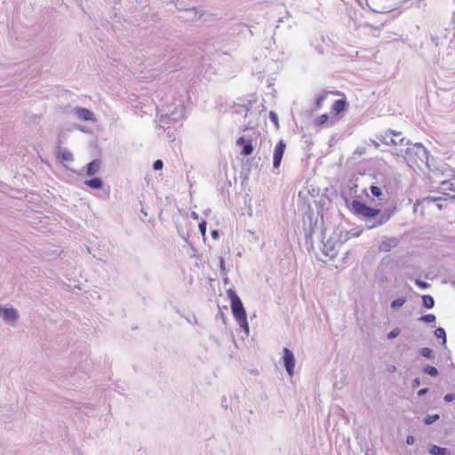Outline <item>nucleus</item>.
<instances>
[{"label":"nucleus","instance_id":"nucleus-30","mask_svg":"<svg viewBox=\"0 0 455 455\" xmlns=\"http://www.w3.org/2000/svg\"><path fill=\"white\" fill-rule=\"evenodd\" d=\"M443 399L445 402L450 403L455 399V395L453 394H447L444 395Z\"/></svg>","mask_w":455,"mask_h":455},{"label":"nucleus","instance_id":"nucleus-18","mask_svg":"<svg viewBox=\"0 0 455 455\" xmlns=\"http://www.w3.org/2000/svg\"><path fill=\"white\" fill-rule=\"evenodd\" d=\"M429 452L432 455H447V451L445 448H442L436 445L432 446Z\"/></svg>","mask_w":455,"mask_h":455},{"label":"nucleus","instance_id":"nucleus-10","mask_svg":"<svg viewBox=\"0 0 455 455\" xmlns=\"http://www.w3.org/2000/svg\"><path fill=\"white\" fill-rule=\"evenodd\" d=\"M395 246H396V240L394 238H387L379 244V251L387 252L391 251Z\"/></svg>","mask_w":455,"mask_h":455},{"label":"nucleus","instance_id":"nucleus-6","mask_svg":"<svg viewBox=\"0 0 455 455\" xmlns=\"http://www.w3.org/2000/svg\"><path fill=\"white\" fill-rule=\"evenodd\" d=\"M440 189L448 197H455V175L441 182Z\"/></svg>","mask_w":455,"mask_h":455},{"label":"nucleus","instance_id":"nucleus-8","mask_svg":"<svg viewBox=\"0 0 455 455\" xmlns=\"http://www.w3.org/2000/svg\"><path fill=\"white\" fill-rule=\"evenodd\" d=\"M236 144L243 147V149L241 151V154L243 156H246L251 155L253 152L254 148H253L251 142V141L246 142L243 137H240L236 140Z\"/></svg>","mask_w":455,"mask_h":455},{"label":"nucleus","instance_id":"nucleus-3","mask_svg":"<svg viewBox=\"0 0 455 455\" xmlns=\"http://www.w3.org/2000/svg\"><path fill=\"white\" fill-rule=\"evenodd\" d=\"M352 211L357 216L366 217V218H374L379 213V209L371 208L365 204L355 200L352 202Z\"/></svg>","mask_w":455,"mask_h":455},{"label":"nucleus","instance_id":"nucleus-9","mask_svg":"<svg viewBox=\"0 0 455 455\" xmlns=\"http://www.w3.org/2000/svg\"><path fill=\"white\" fill-rule=\"evenodd\" d=\"M75 112L80 120L92 121L94 119L93 113L87 108H76Z\"/></svg>","mask_w":455,"mask_h":455},{"label":"nucleus","instance_id":"nucleus-12","mask_svg":"<svg viewBox=\"0 0 455 455\" xmlns=\"http://www.w3.org/2000/svg\"><path fill=\"white\" fill-rule=\"evenodd\" d=\"M100 169V161L93 160L92 162L87 164L86 174L88 176H92L96 174Z\"/></svg>","mask_w":455,"mask_h":455},{"label":"nucleus","instance_id":"nucleus-13","mask_svg":"<svg viewBox=\"0 0 455 455\" xmlns=\"http://www.w3.org/2000/svg\"><path fill=\"white\" fill-rule=\"evenodd\" d=\"M331 93L333 95H339L340 92H323L321 95H319L315 100V108L317 109H320L323 107V102L324 100H326V98L328 97V95Z\"/></svg>","mask_w":455,"mask_h":455},{"label":"nucleus","instance_id":"nucleus-37","mask_svg":"<svg viewBox=\"0 0 455 455\" xmlns=\"http://www.w3.org/2000/svg\"><path fill=\"white\" fill-rule=\"evenodd\" d=\"M395 371V367L394 365H391L388 367V371L394 372Z\"/></svg>","mask_w":455,"mask_h":455},{"label":"nucleus","instance_id":"nucleus-20","mask_svg":"<svg viewBox=\"0 0 455 455\" xmlns=\"http://www.w3.org/2000/svg\"><path fill=\"white\" fill-rule=\"evenodd\" d=\"M425 373L430 375V376H436L438 374L437 369L434 366L427 365L424 369Z\"/></svg>","mask_w":455,"mask_h":455},{"label":"nucleus","instance_id":"nucleus-32","mask_svg":"<svg viewBox=\"0 0 455 455\" xmlns=\"http://www.w3.org/2000/svg\"><path fill=\"white\" fill-rule=\"evenodd\" d=\"M414 442H415V439L412 435L407 436V438H406L407 444L412 445L414 443Z\"/></svg>","mask_w":455,"mask_h":455},{"label":"nucleus","instance_id":"nucleus-28","mask_svg":"<svg viewBox=\"0 0 455 455\" xmlns=\"http://www.w3.org/2000/svg\"><path fill=\"white\" fill-rule=\"evenodd\" d=\"M421 355L425 357H430L432 355V350L428 347H424L421 349Z\"/></svg>","mask_w":455,"mask_h":455},{"label":"nucleus","instance_id":"nucleus-4","mask_svg":"<svg viewBox=\"0 0 455 455\" xmlns=\"http://www.w3.org/2000/svg\"><path fill=\"white\" fill-rule=\"evenodd\" d=\"M286 144L283 140L278 141L275 145L273 154V165L274 168L278 169L280 167L284 151H285Z\"/></svg>","mask_w":455,"mask_h":455},{"label":"nucleus","instance_id":"nucleus-14","mask_svg":"<svg viewBox=\"0 0 455 455\" xmlns=\"http://www.w3.org/2000/svg\"><path fill=\"white\" fill-rule=\"evenodd\" d=\"M0 313L6 321H13L17 318V312L13 308L0 309Z\"/></svg>","mask_w":455,"mask_h":455},{"label":"nucleus","instance_id":"nucleus-19","mask_svg":"<svg viewBox=\"0 0 455 455\" xmlns=\"http://www.w3.org/2000/svg\"><path fill=\"white\" fill-rule=\"evenodd\" d=\"M435 334L436 336V338L438 339H443V343H445L446 342V333H445V331L444 329L443 328H437L435 331Z\"/></svg>","mask_w":455,"mask_h":455},{"label":"nucleus","instance_id":"nucleus-16","mask_svg":"<svg viewBox=\"0 0 455 455\" xmlns=\"http://www.w3.org/2000/svg\"><path fill=\"white\" fill-rule=\"evenodd\" d=\"M422 303H423V306L428 309L432 308L435 305L434 299L430 295H423L422 296Z\"/></svg>","mask_w":455,"mask_h":455},{"label":"nucleus","instance_id":"nucleus-35","mask_svg":"<svg viewBox=\"0 0 455 455\" xmlns=\"http://www.w3.org/2000/svg\"><path fill=\"white\" fill-rule=\"evenodd\" d=\"M427 392V388H423L419 391V395H422Z\"/></svg>","mask_w":455,"mask_h":455},{"label":"nucleus","instance_id":"nucleus-5","mask_svg":"<svg viewBox=\"0 0 455 455\" xmlns=\"http://www.w3.org/2000/svg\"><path fill=\"white\" fill-rule=\"evenodd\" d=\"M283 363L286 368V371L290 376L293 375L294 366H295V358L292 352L287 348H283Z\"/></svg>","mask_w":455,"mask_h":455},{"label":"nucleus","instance_id":"nucleus-7","mask_svg":"<svg viewBox=\"0 0 455 455\" xmlns=\"http://www.w3.org/2000/svg\"><path fill=\"white\" fill-rule=\"evenodd\" d=\"M348 108V104L345 99L334 101L331 107V115L332 118L339 119V115Z\"/></svg>","mask_w":455,"mask_h":455},{"label":"nucleus","instance_id":"nucleus-25","mask_svg":"<svg viewBox=\"0 0 455 455\" xmlns=\"http://www.w3.org/2000/svg\"><path fill=\"white\" fill-rule=\"evenodd\" d=\"M199 230L204 238H205L206 235V222L203 220L199 223Z\"/></svg>","mask_w":455,"mask_h":455},{"label":"nucleus","instance_id":"nucleus-2","mask_svg":"<svg viewBox=\"0 0 455 455\" xmlns=\"http://www.w3.org/2000/svg\"><path fill=\"white\" fill-rule=\"evenodd\" d=\"M383 142L394 147L393 153L396 156H403L408 152V142L405 141V138L402 136L401 132H387L383 137Z\"/></svg>","mask_w":455,"mask_h":455},{"label":"nucleus","instance_id":"nucleus-17","mask_svg":"<svg viewBox=\"0 0 455 455\" xmlns=\"http://www.w3.org/2000/svg\"><path fill=\"white\" fill-rule=\"evenodd\" d=\"M58 157L60 160L66 161V162H71L73 160V155L68 150H63V151L60 152L58 155Z\"/></svg>","mask_w":455,"mask_h":455},{"label":"nucleus","instance_id":"nucleus-38","mask_svg":"<svg viewBox=\"0 0 455 455\" xmlns=\"http://www.w3.org/2000/svg\"><path fill=\"white\" fill-rule=\"evenodd\" d=\"M192 216H193V218H195V219H197V218H198V216H197V214H196V212H192Z\"/></svg>","mask_w":455,"mask_h":455},{"label":"nucleus","instance_id":"nucleus-24","mask_svg":"<svg viewBox=\"0 0 455 455\" xmlns=\"http://www.w3.org/2000/svg\"><path fill=\"white\" fill-rule=\"evenodd\" d=\"M269 118L275 124V127L278 128L279 127L278 116L274 111H271L269 113Z\"/></svg>","mask_w":455,"mask_h":455},{"label":"nucleus","instance_id":"nucleus-36","mask_svg":"<svg viewBox=\"0 0 455 455\" xmlns=\"http://www.w3.org/2000/svg\"><path fill=\"white\" fill-rule=\"evenodd\" d=\"M413 384V387H418L419 385V379H415L412 382Z\"/></svg>","mask_w":455,"mask_h":455},{"label":"nucleus","instance_id":"nucleus-1","mask_svg":"<svg viewBox=\"0 0 455 455\" xmlns=\"http://www.w3.org/2000/svg\"><path fill=\"white\" fill-rule=\"evenodd\" d=\"M227 294L231 302V309L234 317L235 318V320L237 321L241 327H243L246 330H248L247 314L243 307L242 300L240 299L236 292L232 289H228L227 291Z\"/></svg>","mask_w":455,"mask_h":455},{"label":"nucleus","instance_id":"nucleus-11","mask_svg":"<svg viewBox=\"0 0 455 455\" xmlns=\"http://www.w3.org/2000/svg\"><path fill=\"white\" fill-rule=\"evenodd\" d=\"M333 119L331 115H328V114H323V115H320L319 116H317L315 120H314V124L316 126H322L327 123H330L331 124H333L334 121L331 120Z\"/></svg>","mask_w":455,"mask_h":455},{"label":"nucleus","instance_id":"nucleus-15","mask_svg":"<svg viewBox=\"0 0 455 455\" xmlns=\"http://www.w3.org/2000/svg\"><path fill=\"white\" fill-rule=\"evenodd\" d=\"M84 184L91 188L99 189L101 188L103 182L100 178H93L92 180H85Z\"/></svg>","mask_w":455,"mask_h":455},{"label":"nucleus","instance_id":"nucleus-27","mask_svg":"<svg viewBox=\"0 0 455 455\" xmlns=\"http://www.w3.org/2000/svg\"><path fill=\"white\" fill-rule=\"evenodd\" d=\"M400 334V329L395 328L387 334L388 339H395Z\"/></svg>","mask_w":455,"mask_h":455},{"label":"nucleus","instance_id":"nucleus-22","mask_svg":"<svg viewBox=\"0 0 455 455\" xmlns=\"http://www.w3.org/2000/svg\"><path fill=\"white\" fill-rule=\"evenodd\" d=\"M438 419H439L438 414L428 415L427 417H426L424 419V422H425V424L429 425V424H432L433 422L436 421Z\"/></svg>","mask_w":455,"mask_h":455},{"label":"nucleus","instance_id":"nucleus-23","mask_svg":"<svg viewBox=\"0 0 455 455\" xmlns=\"http://www.w3.org/2000/svg\"><path fill=\"white\" fill-rule=\"evenodd\" d=\"M371 192L376 197H380L382 195L381 188L377 186H371Z\"/></svg>","mask_w":455,"mask_h":455},{"label":"nucleus","instance_id":"nucleus-34","mask_svg":"<svg viewBox=\"0 0 455 455\" xmlns=\"http://www.w3.org/2000/svg\"><path fill=\"white\" fill-rule=\"evenodd\" d=\"M212 236L214 238V239H217L219 237V233L217 230H213L212 231Z\"/></svg>","mask_w":455,"mask_h":455},{"label":"nucleus","instance_id":"nucleus-21","mask_svg":"<svg viewBox=\"0 0 455 455\" xmlns=\"http://www.w3.org/2000/svg\"><path fill=\"white\" fill-rule=\"evenodd\" d=\"M419 321L424 323H434L435 321V316L433 314L425 315L419 318Z\"/></svg>","mask_w":455,"mask_h":455},{"label":"nucleus","instance_id":"nucleus-26","mask_svg":"<svg viewBox=\"0 0 455 455\" xmlns=\"http://www.w3.org/2000/svg\"><path fill=\"white\" fill-rule=\"evenodd\" d=\"M404 303H405L404 299H397L392 302L391 306H392V307L395 308L398 307H402Z\"/></svg>","mask_w":455,"mask_h":455},{"label":"nucleus","instance_id":"nucleus-29","mask_svg":"<svg viewBox=\"0 0 455 455\" xmlns=\"http://www.w3.org/2000/svg\"><path fill=\"white\" fill-rule=\"evenodd\" d=\"M153 167L155 170H161L163 168V162L161 160L155 161Z\"/></svg>","mask_w":455,"mask_h":455},{"label":"nucleus","instance_id":"nucleus-31","mask_svg":"<svg viewBox=\"0 0 455 455\" xmlns=\"http://www.w3.org/2000/svg\"><path fill=\"white\" fill-rule=\"evenodd\" d=\"M416 284L419 287L422 288V289H425V288H427L428 286V284L426 282H423V281H420V280H417L416 281Z\"/></svg>","mask_w":455,"mask_h":455},{"label":"nucleus","instance_id":"nucleus-33","mask_svg":"<svg viewBox=\"0 0 455 455\" xmlns=\"http://www.w3.org/2000/svg\"><path fill=\"white\" fill-rule=\"evenodd\" d=\"M435 198H432V197H427L425 199H423V203H431V202H435Z\"/></svg>","mask_w":455,"mask_h":455}]
</instances>
